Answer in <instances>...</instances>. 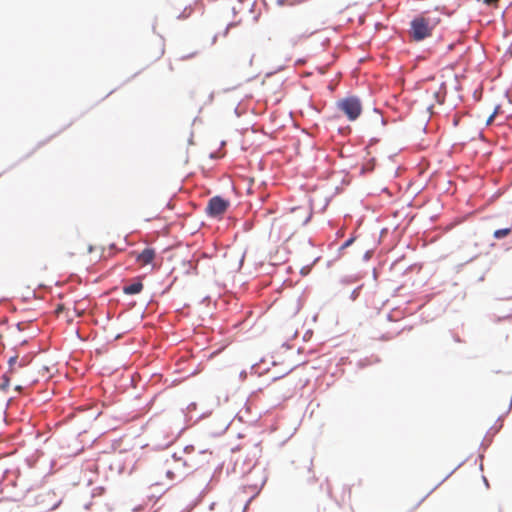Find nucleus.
Segmentation results:
<instances>
[{"label": "nucleus", "instance_id": "nucleus-1", "mask_svg": "<svg viewBox=\"0 0 512 512\" xmlns=\"http://www.w3.org/2000/svg\"><path fill=\"white\" fill-rule=\"evenodd\" d=\"M323 23H312L308 19H298L291 23L287 28L289 41L295 45L322 30Z\"/></svg>", "mask_w": 512, "mask_h": 512}, {"label": "nucleus", "instance_id": "nucleus-2", "mask_svg": "<svg viewBox=\"0 0 512 512\" xmlns=\"http://www.w3.org/2000/svg\"><path fill=\"white\" fill-rule=\"evenodd\" d=\"M190 468L191 465L187 459L174 453L165 458L159 469L167 479L173 481L184 478Z\"/></svg>", "mask_w": 512, "mask_h": 512}, {"label": "nucleus", "instance_id": "nucleus-3", "mask_svg": "<svg viewBox=\"0 0 512 512\" xmlns=\"http://www.w3.org/2000/svg\"><path fill=\"white\" fill-rule=\"evenodd\" d=\"M336 108L349 121L357 120L362 114L363 106L361 100L354 95L344 97L336 102Z\"/></svg>", "mask_w": 512, "mask_h": 512}, {"label": "nucleus", "instance_id": "nucleus-4", "mask_svg": "<svg viewBox=\"0 0 512 512\" xmlns=\"http://www.w3.org/2000/svg\"><path fill=\"white\" fill-rule=\"evenodd\" d=\"M438 23L437 21H431L429 18L420 15L414 18L411 22V35L417 40L421 41L432 34V30Z\"/></svg>", "mask_w": 512, "mask_h": 512}, {"label": "nucleus", "instance_id": "nucleus-5", "mask_svg": "<svg viewBox=\"0 0 512 512\" xmlns=\"http://www.w3.org/2000/svg\"><path fill=\"white\" fill-rule=\"evenodd\" d=\"M229 206V202L219 196L212 197L206 207V212L211 217L223 215Z\"/></svg>", "mask_w": 512, "mask_h": 512}, {"label": "nucleus", "instance_id": "nucleus-6", "mask_svg": "<svg viewBox=\"0 0 512 512\" xmlns=\"http://www.w3.org/2000/svg\"><path fill=\"white\" fill-rule=\"evenodd\" d=\"M155 258V250L152 248H145L141 253L137 254L136 261L142 265L150 264Z\"/></svg>", "mask_w": 512, "mask_h": 512}, {"label": "nucleus", "instance_id": "nucleus-7", "mask_svg": "<svg viewBox=\"0 0 512 512\" xmlns=\"http://www.w3.org/2000/svg\"><path fill=\"white\" fill-rule=\"evenodd\" d=\"M143 290V283L140 280H137L131 284L125 285L123 287V292L126 295H135L140 293Z\"/></svg>", "mask_w": 512, "mask_h": 512}, {"label": "nucleus", "instance_id": "nucleus-8", "mask_svg": "<svg viewBox=\"0 0 512 512\" xmlns=\"http://www.w3.org/2000/svg\"><path fill=\"white\" fill-rule=\"evenodd\" d=\"M302 211L304 212V215H303V218L299 222H300L301 225L306 224L309 221V219H310V214L307 211H305V210H303L301 208L293 209L292 210V214L288 217V221L289 222H295V219H294L295 218V213H300Z\"/></svg>", "mask_w": 512, "mask_h": 512}, {"label": "nucleus", "instance_id": "nucleus-9", "mask_svg": "<svg viewBox=\"0 0 512 512\" xmlns=\"http://www.w3.org/2000/svg\"><path fill=\"white\" fill-rule=\"evenodd\" d=\"M512 231V227H508V228H503V229H498L496 231H494V238L496 239H502L506 236H508Z\"/></svg>", "mask_w": 512, "mask_h": 512}, {"label": "nucleus", "instance_id": "nucleus-10", "mask_svg": "<svg viewBox=\"0 0 512 512\" xmlns=\"http://www.w3.org/2000/svg\"><path fill=\"white\" fill-rule=\"evenodd\" d=\"M3 378L5 381L1 384V388L6 389L9 386V380L6 378L5 375L3 376Z\"/></svg>", "mask_w": 512, "mask_h": 512}, {"label": "nucleus", "instance_id": "nucleus-11", "mask_svg": "<svg viewBox=\"0 0 512 512\" xmlns=\"http://www.w3.org/2000/svg\"><path fill=\"white\" fill-rule=\"evenodd\" d=\"M277 3L279 5H284V4H289V5H292L293 3L292 2H288L287 0H277Z\"/></svg>", "mask_w": 512, "mask_h": 512}, {"label": "nucleus", "instance_id": "nucleus-12", "mask_svg": "<svg viewBox=\"0 0 512 512\" xmlns=\"http://www.w3.org/2000/svg\"><path fill=\"white\" fill-rule=\"evenodd\" d=\"M484 3L488 4V5H493V4H496L498 2V0H483Z\"/></svg>", "mask_w": 512, "mask_h": 512}, {"label": "nucleus", "instance_id": "nucleus-13", "mask_svg": "<svg viewBox=\"0 0 512 512\" xmlns=\"http://www.w3.org/2000/svg\"><path fill=\"white\" fill-rule=\"evenodd\" d=\"M16 361H17V357H11V358L9 359V364H10V366H12Z\"/></svg>", "mask_w": 512, "mask_h": 512}, {"label": "nucleus", "instance_id": "nucleus-14", "mask_svg": "<svg viewBox=\"0 0 512 512\" xmlns=\"http://www.w3.org/2000/svg\"><path fill=\"white\" fill-rule=\"evenodd\" d=\"M351 243H352V239L347 240V241L343 244L342 248L348 247Z\"/></svg>", "mask_w": 512, "mask_h": 512}, {"label": "nucleus", "instance_id": "nucleus-15", "mask_svg": "<svg viewBox=\"0 0 512 512\" xmlns=\"http://www.w3.org/2000/svg\"><path fill=\"white\" fill-rule=\"evenodd\" d=\"M496 112H494L487 120V123L490 124L493 121V118L495 116Z\"/></svg>", "mask_w": 512, "mask_h": 512}]
</instances>
